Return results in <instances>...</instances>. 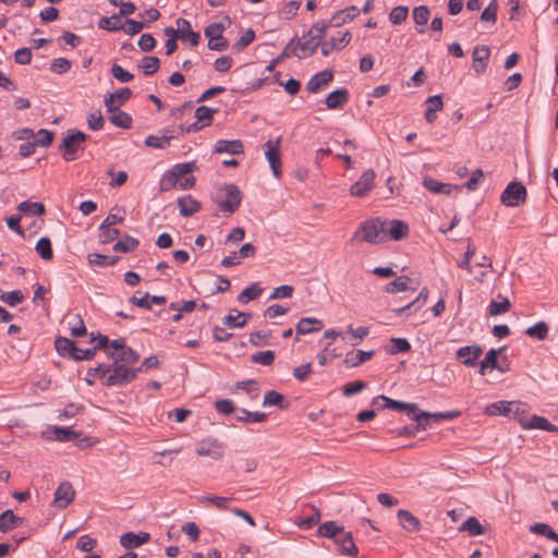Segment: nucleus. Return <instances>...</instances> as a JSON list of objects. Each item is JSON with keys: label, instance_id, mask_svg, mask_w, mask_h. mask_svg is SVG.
I'll use <instances>...</instances> for the list:
<instances>
[{"label": "nucleus", "instance_id": "nucleus-1", "mask_svg": "<svg viewBox=\"0 0 558 558\" xmlns=\"http://www.w3.org/2000/svg\"><path fill=\"white\" fill-rule=\"evenodd\" d=\"M386 220L375 217L363 221L352 236V241L379 244L386 242Z\"/></svg>", "mask_w": 558, "mask_h": 558}, {"label": "nucleus", "instance_id": "nucleus-2", "mask_svg": "<svg viewBox=\"0 0 558 558\" xmlns=\"http://www.w3.org/2000/svg\"><path fill=\"white\" fill-rule=\"evenodd\" d=\"M242 193L235 184H222L217 189L216 203L218 207L229 215L240 206Z\"/></svg>", "mask_w": 558, "mask_h": 558}, {"label": "nucleus", "instance_id": "nucleus-3", "mask_svg": "<svg viewBox=\"0 0 558 558\" xmlns=\"http://www.w3.org/2000/svg\"><path fill=\"white\" fill-rule=\"evenodd\" d=\"M196 169V165L194 162H183L174 165L171 170L167 171L161 181H160V190L169 191L173 189L181 179L186 177L189 173L193 172Z\"/></svg>", "mask_w": 558, "mask_h": 558}, {"label": "nucleus", "instance_id": "nucleus-4", "mask_svg": "<svg viewBox=\"0 0 558 558\" xmlns=\"http://www.w3.org/2000/svg\"><path fill=\"white\" fill-rule=\"evenodd\" d=\"M136 376L137 371L135 368H129L124 364H121L117 361H112L111 372L106 377L105 385L108 387L124 386L134 380Z\"/></svg>", "mask_w": 558, "mask_h": 558}, {"label": "nucleus", "instance_id": "nucleus-5", "mask_svg": "<svg viewBox=\"0 0 558 558\" xmlns=\"http://www.w3.org/2000/svg\"><path fill=\"white\" fill-rule=\"evenodd\" d=\"M87 135L81 131H71L63 140L60 145V149H63V158L66 161L76 159V153L83 150V143L86 141Z\"/></svg>", "mask_w": 558, "mask_h": 558}, {"label": "nucleus", "instance_id": "nucleus-6", "mask_svg": "<svg viewBox=\"0 0 558 558\" xmlns=\"http://www.w3.org/2000/svg\"><path fill=\"white\" fill-rule=\"evenodd\" d=\"M526 189L520 182H510L501 193L500 201L507 207H517L526 199Z\"/></svg>", "mask_w": 558, "mask_h": 558}, {"label": "nucleus", "instance_id": "nucleus-7", "mask_svg": "<svg viewBox=\"0 0 558 558\" xmlns=\"http://www.w3.org/2000/svg\"><path fill=\"white\" fill-rule=\"evenodd\" d=\"M280 142L281 137H278L276 141H267L263 146L264 154L270 165L272 174L276 178H279L281 175V160L279 153Z\"/></svg>", "mask_w": 558, "mask_h": 558}, {"label": "nucleus", "instance_id": "nucleus-8", "mask_svg": "<svg viewBox=\"0 0 558 558\" xmlns=\"http://www.w3.org/2000/svg\"><path fill=\"white\" fill-rule=\"evenodd\" d=\"M372 403L373 405H378L381 409H392L399 412H404L409 417L415 412L417 407L415 403L393 400L384 395L375 397Z\"/></svg>", "mask_w": 558, "mask_h": 558}, {"label": "nucleus", "instance_id": "nucleus-9", "mask_svg": "<svg viewBox=\"0 0 558 558\" xmlns=\"http://www.w3.org/2000/svg\"><path fill=\"white\" fill-rule=\"evenodd\" d=\"M376 173L372 169L365 170L359 180L350 187V194L354 197H364L374 187Z\"/></svg>", "mask_w": 558, "mask_h": 558}, {"label": "nucleus", "instance_id": "nucleus-10", "mask_svg": "<svg viewBox=\"0 0 558 558\" xmlns=\"http://www.w3.org/2000/svg\"><path fill=\"white\" fill-rule=\"evenodd\" d=\"M75 497V490L70 482H62L54 492L52 506L58 509L66 508Z\"/></svg>", "mask_w": 558, "mask_h": 558}, {"label": "nucleus", "instance_id": "nucleus-11", "mask_svg": "<svg viewBox=\"0 0 558 558\" xmlns=\"http://www.w3.org/2000/svg\"><path fill=\"white\" fill-rule=\"evenodd\" d=\"M333 80V71L332 70H324L322 72L316 73L311 77V80L306 84V90L312 94H317L322 89H324L329 83Z\"/></svg>", "mask_w": 558, "mask_h": 558}, {"label": "nucleus", "instance_id": "nucleus-12", "mask_svg": "<svg viewBox=\"0 0 558 558\" xmlns=\"http://www.w3.org/2000/svg\"><path fill=\"white\" fill-rule=\"evenodd\" d=\"M385 233L386 241L395 240L400 241L408 236L409 234V226L407 222L398 219L386 220Z\"/></svg>", "mask_w": 558, "mask_h": 558}, {"label": "nucleus", "instance_id": "nucleus-13", "mask_svg": "<svg viewBox=\"0 0 558 558\" xmlns=\"http://www.w3.org/2000/svg\"><path fill=\"white\" fill-rule=\"evenodd\" d=\"M132 96V90L128 87L120 88L112 94H109L105 100V107L107 111L119 109L123 106Z\"/></svg>", "mask_w": 558, "mask_h": 558}, {"label": "nucleus", "instance_id": "nucleus-14", "mask_svg": "<svg viewBox=\"0 0 558 558\" xmlns=\"http://www.w3.org/2000/svg\"><path fill=\"white\" fill-rule=\"evenodd\" d=\"M351 40V34L349 32L343 33L339 37H331L320 44L322 54L327 57L333 50H340L344 48Z\"/></svg>", "mask_w": 558, "mask_h": 558}, {"label": "nucleus", "instance_id": "nucleus-15", "mask_svg": "<svg viewBox=\"0 0 558 558\" xmlns=\"http://www.w3.org/2000/svg\"><path fill=\"white\" fill-rule=\"evenodd\" d=\"M490 49L486 45L476 46L473 50V69L477 74L486 71Z\"/></svg>", "mask_w": 558, "mask_h": 558}, {"label": "nucleus", "instance_id": "nucleus-16", "mask_svg": "<svg viewBox=\"0 0 558 558\" xmlns=\"http://www.w3.org/2000/svg\"><path fill=\"white\" fill-rule=\"evenodd\" d=\"M350 94L347 88H339L331 92L325 99V105L330 110H338L349 101Z\"/></svg>", "mask_w": 558, "mask_h": 558}, {"label": "nucleus", "instance_id": "nucleus-17", "mask_svg": "<svg viewBox=\"0 0 558 558\" xmlns=\"http://www.w3.org/2000/svg\"><path fill=\"white\" fill-rule=\"evenodd\" d=\"M483 350L480 345H465L457 351V357L466 366H474Z\"/></svg>", "mask_w": 558, "mask_h": 558}, {"label": "nucleus", "instance_id": "nucleus-18", "mask_svg": "<svg viewBox=\"0 0 558 558\" xmlns=\"http://www.w3.org/2000/svg\"><path fill=\"white\" fill-rule=\"evenodd\" d=\"M149 538L150 535L146 532H140L137 534L128 532L120 537V544L126 549H132L147 543Z\"/></svg>", "mask_w": 558, "mask_h": 558}, {"label": "nucleus", "instance_id": "nucleus-19", "mask_svg": "<svg viewBox=\"0 0 558 558\" xmlns=\"http://www.w3.org/2000/svg\"><path fill=\"white\" fill-rule=\"evenodd\" d=\"M214 151L216 154H231V155H241L244 153L243 144L240 140H219L217 141Z\"/></svg>", "mask_w": 558, "mask_h": 558}, {"label": "nucleus", "instance_id": "nucleus-20", "mask_svg": "<svg viewBox=\"0 0 558 558\" xmlns=\"http://www.w3.org/2000/svg\"><path fill=\"white\" fill-rule=\"evenodd\" d=\"M520 425L524 429L556 430L557 427L550 424L545 417L532 415L530 418H521Z\"/></svg>", "mask_w": 558, "mask_h": 558}, {"label": "nucleus", "instance_id": "nucleus-21", "mask_svg": "<svg viewBox=\"0 0 558 558\" xmlns=\"http://www.w3.org/2000/svg\"><path fill=\"white\" fill-rule=\"evenodd\" d=\"M196 452L198 456H207L215 460L221 459L223 456V450L221 445L217 441H203L197 445Z\"/></svg>", "mask_w": 558, "mask_h": 558}, {"label": "nucleus", "instance_id": "nucleus-22", "mask_svg": "<svg viewBox=\"0 0 558 558\" xmlns=\"http://www.w3.org/2000/svg\"><path fill=\"white\" fill-rule=\"evenodd\" d=\"M324 324L322 320L314 317L301 318L295 327L298 336L308 335L311 332L319 331L323 329Z\"/></svg>", "mask_w": 558, "mask_h": 558}, {"label": "nucleus", "instance_id": "nucleus-23", "mask_svg": "<svg viewBox=\"0 0 558 558\" xmlns=\"http://www.w3.org/2000/svg\"><path fill=\"white\" fill-rule=\"evenodd\" d=\"M501 349H490L485 357L480 363V374L485 375L486 369H498L501 373L507 372V368H501V365L498 364L497 356L500 353Z\"/></svg>", "mask_w": 558, "mask_h": 558}, {"label": "nucleus", "instance_id": "nucleus-24", "mask_svg": "<svg viewBox=\"0 0 558 558\" xmlns=\"http://www.w3.org/2000/svg\"><path fill=\"white\" fill-rule=\"evenodd\" d=\"M397 518L401 526L408 532H417L421 530L420 520L413 515L410 511L400 509L397 512Z\"/></svg>", "mask_w": 558, "mask_h": 558}, {"label": "nucleus", "instance_id": "nucleus-25", "mask_svg": "<svg viewBox=\"0 0 558 558\" xmlns=\"http://www.w3.org/2000/svg\"><path fill=\"white\" fill-rule=\"evenodd\" d=\"M375 354V351H363V350H356V351H349L345 354V357L343 360V363L348 367H356L360 364L371 360Z\"/></svg>", "mask_w": 558, "mask_h": 558}, {"label": "nucleus", "instance_id": "nucleus-26", "mask_svg": "<svg viewBox=\"0 0 558 558\" xmlns=\"http://www.w3.org/2000/svg\"><path fill=\"white\" fill-rule=\"evenodd\" d=\"M336 543L340 548L341 554L355 557L357 555V547L353 541L351 532L343 531Z\"/></svg>", "mask_w": 558, "mask_h": 558}, {"label": "nucleus", "instance_id": "nucleus-27", "mask_svg": "<svg viewBox=\"0 0 558 558\" xmlns=\"http://www.w3.org/2000/svg\"><path fill=\"white\" fill-rule=\"evenodd\" d=\"M54 348L60 355L69 356L72 357L73 360L76 352L81 351V349L76 347L74 341L61 336L56 338Z\"/></svg>", "mask_w": 558, "mask_h": 558}, {"label": "nucleus", "instance_id": "nucleus-28", "mask_svg": "<svg viewBox=\"0 0 558 558\" xmlns=\"http://www.w3.org/2000/svg\"><path fill=\"white\" fill-rule=\"evenodd\" d=\"M319 45V40H316V38H314V35L308 36V32L305 35H303L302 39H295V46H298V50L302 54V58L312 56Z\"/></svg>", "mask_w": 558, "mask_h": 558}, {"label": "nucleus", "instance_id": "nucleus-29", "mask_svg": "<svg viewBox=\"0 0 558 558\" xmlns=\"http://www.w3.org/2000/svg\"><path fill=\"white\" fill-rule=\"evenodd\" d=\"M423 185L428 191H430L432 193H435V194L449 195L453 190H457V191L460 190V186H458V185L446 184V183L439 182L433 178H425L423 180Z\"/></svg>", "mask_w": 558, "mask_h": 558}, {"label": "nucleus", "instance_id": "nucleus-30", "mask_svg": "<svg viewBox=\"0 0 558 558\" xmlns=\"http://www.w3.org/2000/svg\"><path fill=\"white\" fill-rule=\"evenodd\" d=\"M178 206L180 209V215L183 217H190L201 209V203L193 198L191 195L179 198Z\"/></svg>", "mask_w": 558, "mask_h": 558}, {"label": "nucleus", "instance_id": "nucleus-31", "mask_svg": "<svg viewBox=\"0 0 558 558\" xmlns=\"http://www.w3.org/2000/svg\"><path fill=\"white\" fill-rule=\"evenodd\" d=\"M177 25L180 28V38L187 39L192 46H197L199 44V33L193 32L191 29V24L185 19H178Z\"/></svg>", "mask_w": 558, "mask_h": 558}, {"label": "nucleus", "instance_id": "nucleus-32", "mask_svg": "<svg viewBox=\"0 0 558 558\" xmlns=\"http://www.w3.org/2000/svg\"><path fill=\"white\" fill-rule=\"evenodd\" d=\"M412 282V279L408 276H399L393 281L387 283L384 288L385 292L387 293H398L403 292L409 289L412 291H415L416 288H411L410 283Z\"/></svg>", "mask_w": 558, "mask_h": 558}, {"label": "nucleus", "instance_id": "nucleus-33", "mask_svg": "<svg viewBox=\"0 0 558 558\" xmlns=\"http://www.w3.org/2000/svg\"><path fill=\"white\" fill-rule=\"evenodd\" d=\"M109 355L112 359V361H117L124 365L134 364L140 359V354L129 347H125L120 353L109 352Z\"/></svg>", "mask_w": 558, "mask_h": 558}, {"label": "nucleus", "instance_id": "nucleus-34", "mask_svg": "<svg viewBox=\"0 0 558 558\" xmlns=\"http://www.w3.org/2000/svg\"><path fill=\"white\" fill-rule=\"evenodd\" d=\"M426 104L427 108L424 117L427 122L433 123L437 118L436 112L442 109V98L440 95H433L427 98Z\"/></svg>", "mask_w": 558, "mask_h": 558}, {"label": "nucleus", "instance_id": "nucleus-35", "mask_svg": "<svg viewBox=\"0 0 558 558\" xmlns=\"http://www.w3.org/2000/svg\"><path fill=\"white\" fill-rule=\"evenodd\" d=\"M23 519L16 517L12 510L8 509L0 514V532L5 533L13 530L22 523Z\"/></svg>", "mask_w": 558, "mask_h": 558}, {"label": "nucleus", "instance_id": "nucleus-36", "mask_svg": "<svg viewBox=\"0 0 558 558\" xmlns=\"http://www.w3.org/2000/svg\"><path fill=\"white\" fill-rule=\"evenodd\" d=\"M511 308V303L508 298L502 294H497V300H492L488 306V312L492 316H498L509 312Z\"/></svg>", "mask_w": 558, "mask_h": 558}, {"label": "nucleus", "instance_id": "nucleus-37", "mask_svg": "<svg viewBox=\"0 0 558 558\" xmlns=\"http://www.w3.org/2000/svg\"><path fill=\"white\" fill-rule=\"evenodd\" d=\"M359 14L356 7H350L344 10L338 11L330 19V24L335 27L352 21Z\"/></svg>", "mask_w": 558, "mask_h": 558}, {"label": "nucleus", "instance_id": "nucleus-38", "mask_svg": "<svg viewBox=\"0 0 558 558\" xmlns=\"http://www.w3.org/2000/svg\"><path fill=\"white\" fill-rule=\"evenodd\" d=\"M66 325L72 337H82L86 335V327L81 315L75 314L66 317Z\"/></svg>", "mask_w": 558, "mask_h": 558}, {"label": "nucleus", "instance_id": "nucleus-39", "mask_svg": "<svg viewBox=\"0 0 558 558\" xmlns=\"http://www.w3.org/2000/svg\"><path fill=\"white\" fill-rule=\"evenodd\" d=\"M108 112L110 113L109 121L113 125L121 129H131L132 118L129 113L121 111L120 108Z\"/></svg>", "mask_w": 558, "mask_h": 558}, {"label": "nucleus", "instance_id": "nucleus-40", "mask_svg": "<svg viewBox=\"0 0 558 558\" xmlns=\"http://www.w3.org/2000/svg\"><path fill=\"white\" fill-rule=\"evenodd\" d=\"M343 531V526L338 525L335 521H327L318 527L319 535L327 538H333L335 541Z\"/></svg>", "mask_w": 558, "mask_h": 558}, {"label": "nucleus", "instance_id": "nucleus-41", "mask_svg": "<svg viewBox=\"0 0 558 558\" xmlns=\"http://www.w3.org/2000/svg\"><path fill=\"white\" fill-rule=\"evenodd\" d=\"M138 244L140 242L137 239L125 234L116 242V244L113 245V251L120 253H128L134 251L138 246Z\"/></svg>", "mask_w": 558, "mask_h": 558}, {"label": "nucleus", "instance_id": "nucleus-42", "mask_svg": "<svg viewBox=\"0 0 558 558\" xmlns=\"http://www.w3.org/2000/svg\"><path fill=\"white\" fill-rule=\"evenodd\" d=\"M511 401H497L488 404L485 408V414L487 415H510Z\"/></svg>", "mask_w": 558, "mask_h": 558}, {"label": "nucleus", "instance_id": "nucleus-43", "mask_svg": "<svg viewBox=\"0 0 558 558\" xmlns=\"http://www.w3.org/2000/svg\"><path fill=\"white\" fill-rule=\"evenodd\" d=\"M427 298H428V289L427 288H423L420 291V293H418V295L416 296L415 300H413L412 302L408 303L405 306H402V307H399V308H395L393 313L396 315L400 316L404 312H407L408 310L414 307L416 304H420L416 308H414V311H416L427 301Z\"/></svg>", "mask_w": 558, "mask_h": 558}, {"label": "nucleus", "instance_id": "nucleus-44", "mask_svg": "<svg viewBox=\"0 0 558 558\" xmlns=\"http://www.w3.org/2000/svg\"><path fill=\"white\" fill-rule=\"evenodd\" d=\"M263 292V289L258 283H253L250 287L245 288L238 296V301L240 303H247L250 301L256 300Z\"/></svg>", "mask_w": 558, "mask_h": 558}, {"label": "nucleus", "instance_id": "nucleus-45", "mask_svg": "<svg viewBox=\"0 0 558 558\" xmlns=\"http://www.w3.org/2000/svg\"><path fill=\"white\" fill-rule=\"evenodd\" d=\"M460 531L468 532L471 536L484 534V527L475 517H470L460 526Z\"/></svg>", "mask_w": 558, "mask_h": 558}, {"label": "nucleus", "instance_id": "nucleus-46", "mask_svg": "<svg viewBox=\"0 0 558 558\" xmlns=\"http://www.w3.org/2000/svg\"><path fill=\"white\" fill-rule=\"evenodd\" d=\"M160 66V61L157 57L149 56L144 57L138 64V68L143 71L145 75H151L158 71Z\"/></svg>", "mask_w": 558, "mask_h": 558}, {"label": "nucleus", "instance_id": "nucleus-47", "mask_svg": "<svg viewBox=\"0 0 558 558\" xmlns=\"http://www.w3.org/2000/svg\"><path fill=\"white\" fill-rule=\"evenodd\" d=\"M17 209L25 215L43 216L45 207L41 203H31L28 201L19 204Z\"/></svg>", "mask_w": 558, "mask_h": 558}, {"label": "nucleus", "instance_id": "nucleus-48", "mask_svg": "<svg viewBox=\"0 0 558 558\" xmlns=\"http://www.w3.org/2000/svg\"><path fill=\"white\" fill-rule=\"evenodd\" d=\"M529 411L530 407L526 403L520 401H511L509 417H513L520 423L521 418H530L527 416Z\"/></svg>", "mask_w": 558, "mask_h": 558}, {"label": "nucleus", "instance_id": "nucleus-49", "mask_svg": "<svg viewBox=\"0 0 558 558\" xmlns=\"http://www.w3.org/2000/svg\"><path fill=\"white\" fill-rule=\"evenodd\" d=\"M175 135H163V136H156V135H148L145 138V145L153 148H159L163 149L169 146L170 141L174 138Z\"/></svg>", "mask_w": 558, "mask_h": 558}, {"label": "nucleus", "instance_id": "nucleus-50", "mask_svg": "<svg viewBox=\"0 0 558 558\" xmlns=\"http://www.w3.org/2000/svg\"><path fill=\"white\" fill-rule=\"evenodd\" d=\"M218 112V109H211L207 106H199L195 110V119L202 122L205 126L210 125L213 116Z\"/></svg>", "mask_w": 558, "mask_h": 558}, {"label": "nucleus", "instance_id": "nucleus-51", "mask_svg": "<svg viewBox=\"0 0 558 558\" xmlns=\"http://www.w3.org/2000/svg\"><path fill=\"white\" fill-rule=\"evenodd\" d=\"M118 259V256L110 257L98 253L88 254V263L92 266L105 267L108 265H114Z\"/></svg>", "mask_w": 558, "mask_h": 558}, {"label": "nucleus", "instance_id": "nucleus-52", "mask_svg": "<svg viewBox=\"0 0 558 558\" xmlns=\"http://www.w3.org/2000/svg\"><path fill=\"white\" fill-rule=\"evenodd\" d=\"M36 252L39 254V256L45 259L49 260L53 256V251L51 247V242L48 238L44 236L38 240L36 243Z\"/></svg>", "mask_w": 558, "mask_h": 558}, {"label": "nucleus", "instance_id": "nucleus-53", "mask_svg": "<svg viewBox=\"0 0 558 558\" xmlns=\"http://www.w3.org/2000/svg\"><path fill=\"white\" fill-rule=\"evenodd\" d=\"M525 332L531 338L544 340L548 335V326L544 322H538L535 325L529 327Z\"/></svg>", "mask_w": 558, "mask_h": 558}, {"label": "nucleus", "instance_id": "nucleus-54", "mask_svg": "<svg viewBox=\"0 0 558 558\" xmlns=\"http://www.w3.org/2000/svg\"><path fill=\"white\" fill-rule=\"evenodd\" d=\"M98 26L102 29L110 31V32H117L123 28V25L121 24L120 17L117 14H113L109 17H101Z\"/></svg>", "mask_w": 558, "mask_h": 558}, {"label": "nucleus", "instance_id": "nucleus-55", "mask_svg": "<svg viewBox=\"0 0 558 558\" xmlns=\"http://www.w3.org/2000/svg\"><path fill=\"white\" fill-rule=\"evenodd\" d=\"M422 414H427V412L423 411L418 407H416L415 412L412 413V415L410 416L411 420L416 422V424L414 425L416 428V432L426 430L430 424V418H428V416H424Z\"/></svg>", "mask_w": 558, "mask_h": 558}, {"label": "nucleus", "instance_id": "nucleus-56", "mask_svg": "<svg viewBox=\"0 0 558 558\" xmlns=\"http://www.w3.org/2000/svg\"><path fill=\"white\" fill-rule=\"evenodd\" d=\"M241 312L232 308L229 314L223 318V324L228 328H242L245 326V319H241Z\"/></svg>", "mask_w": 558, "mask_h": 558}, {"label": "nucleus", "instance_id": "nucleus-57", "mask_svg": "<svg viewBox=\"0 0 558 558\" xmlns=\"http://www.w3.org/2000/svg\"><path fill=\"white\" fill-rule=\"evenodd\" d=\"M53 434L56 436V439L62 442L75 440L81 436V433H77L66 427H54Z\"/></svg>", "mask_w": 558, "mask_h": 558}, {"label": "nucleus", "instance_id": "nucleus-58", "mask_svg": "<svg viewBox=\"0 0 558 558\" xmlns=\"http://www.w3.org/2000/svg\"><path fill=\"white\" fill-rule=\"evenodd\" d=\"M530 531L534 534L544 535L551 541L558 542V533L545 523H535L530 527Z\"/></svg>", "mask_w": 558, "mask_h": 558}, {"label": "nucleus", "instance_id": "nucleus-59", "mask_svg": "<svg viewBox=\"0 0 558 558\" xmlns=\"http://www.w3.org/2000/svg\"><path fill=\"white\" fill-rule=\"evenodd\" d=\"M408 14H409L408 7H405V5L395 7L389 14V21L393 25H400L407 20Z\"/></svg>", "mask_w": 558, "mask_h": 558}, {"label": "nucleus", "instance_id": "nucleus-60", "mask_svg": "<svg viewBox=\"0 0 558 558\" xmlns=\"http://www.w3.org/2000/svg\"><path fill=\"white\" fill-rule=\"evenodd\" d=\"M430 16V11L426 5H418L413 9V21L418 26H424Z\"/></svg>", "mask_w": 558, "mask_h": 558}, {"label": "nucleus", "instance_id": "nucleus-61", "mask_svg": "<svg viewBox=\"0 0 558 558\" xmlns=\"http://www.w3.org/2000/svg\"><path fill=\"white\" fill-rule=\"evenodd\" d=\"M0 300L10 306H15L24 301V295L20 290L1 292Z\"/></svg>", "mask_w": 558, "mask_h": 558}, {"label": "nucleus", "instance_id": "nucleus-62", "mask_svg": "<svg viewBox=\"0 0 558 558\" xmlns=\"http://www.w3.org/2000/svg\"><path fill=\"white\" fill-rule=\"evenodd\" d=\"M251 361L265 366L271 365L275 361V352L271 350L256 352L251 356Z\"/></svg>", "mask_w": 558, "mask_h": 558}, {"label": "nucleus", "instance_id": "nucleus-63", "mask_svg": "<svg viewBox=\"0 0 558 558\" xmlns=\"http://www.w3.org/2000/svg\"><path fill=\"white\" fill-rule=\"evenodd\" d=\"M242 415L236 416V420L239 422H253V423H260L264 422L267 418L266 413H259V412H250L247 410L242 409L241 410Z\"/></svg>", "mask_w": 558, "mask_h": 558}, {"label": "nucleus", "instance_id": "nucleus-64", "mask_svg": "<svg viewBox=\"0 0 558 558\" xmlns=\"http://www.w3.org/2000/svg\"><path fill=\"white\" fill-rule=\"evenodd\" d=\"M391 347L389 349L390 354H397L408 352L411 350V344L405 338H392L390 340Z\"/></svg>", "mask_w": 558, "mask_h": 558}]
</instances>
